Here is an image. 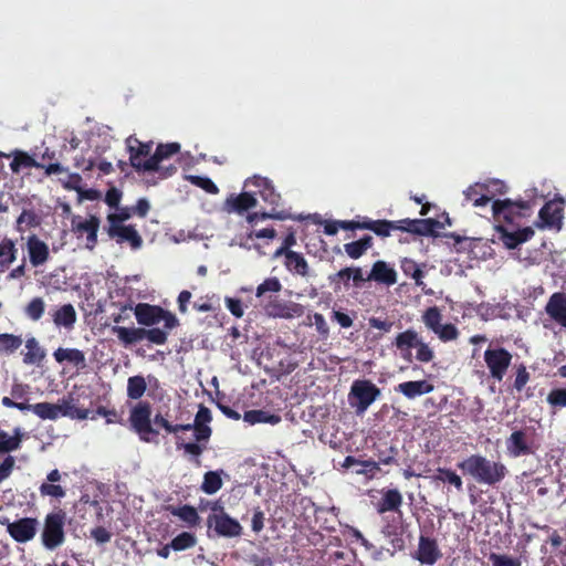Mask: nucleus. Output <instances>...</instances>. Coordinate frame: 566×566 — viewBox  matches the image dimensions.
Masks as SVG:
<instances>
[{
    "label": "nucleus",
    "instance_id": "obj_1",
    "mask_svg": "<svg viewBox=\"0 0 566 566\" xmlns=\"http://www.w3.org/2000/svg\"><path fill=\"white\" fill-rule=\"evenodd\" d=\"M530 205L526 201L511 199H496L492 201V216L494 229L505 248L515 249L534 235L531 227H523L528 217Z\"/></svg>",
    "mask_w": 566,
    "mask_h": 566
},
{
    "label": "nucleus",
    "instance_id": "obj_2",
    "mask_svg": "<svg viewBox=\"0 0 566 566\" xmlns=\"http://www.w3.org/2000/svg\"><path fill=\"white\" fill-rule=\"evenodd\" d=\"M457 467L476 483L490 486L501 483L509 473L504 463L491 461L482 454H471L458 462Z\"/></svg>",
    "mask_w": 566,
    "mask_h": 566
},
{
    "label": "nucleus",
    "instance_id": "obj_3",
    "mask_svg": "<svg viewBox=\"0 0 566 566\" xmlns=\"http://www.w3.org/2000/svg\"><path fill=\"white\" fill-rule=\"evenodd\" d=\"M122 312L133 311L137 323L142 326L154 327L160 322L164 323L166 329H174L180 325L178 317L168 310L159 305L149 303H125L119 305Z\"/></svg>",
    "mask_w": 566,
    "mask_h": 566
},
{
    "label": "nucleus",
    "instance_id": "obj_4",
    "mask_svg": "<svg viewBox=\"0 0 566 566\" xmlns=\"http://www.w3.org/2000/svg\"><path fill=\"white\" fill-rule=\"evenodd\" d=\"M170 329L151 327H124L113 326L112 333L117 336L118 340L125 346H129L147 339L149 343L155 345H164L168 339V332Z\"/></svg>",
    "mask_w": 566,
    "mask_h": 566
},
{
    "label": "nucleus",
    "instance_id": "obj_5",
    "mask_svg": "<svg viewBox=\"0 0 566 566\" xmlns=\"http://www.w3.org/2000/svg\"><path fill=\"white\" fill-rule=\"evenodd\" d=\"M66 513L62 509L55 510L44 517L41 543L48 551H55L65 542Z\"/></svg>",
    "mask_w": 566,
    "mask_h": 566
},
{
    "label": "nucleus",
    "instance_id": "obj_6",
    "mask_svg": "<svg viewBox=\"0 0 566 566\" xmlns=\"http://www.w3.org/2000/svg\"><path fill=\"white\" fill-rule=\"evenodd\" d=\"M380 395V389L371 380L356 379L348 392V403L357 416H363Z\"/></svg>",
    "mask_w": 566,
    "mask_h": 566
},
{
    "label": "nucleus",
    "instance_id": "obj_7",
    "mask_svg": "<svg viewBox=\"0 0 566 566\" xmlns=\"http://www.w3.org/2000/svg\"><path fill=\"white\" fill-rule=\"evenodd\" d=\"M505 448L506 454L513 459L534 454L538 448L535 428L523 427L512 431L505 440Z\"/></svg>",
    "mask_w": 566,
    "mask_h": 566
},
{
    "label": "nucleus",
    "instance_id": "obj_8",
    "mask_svg": "<svg viewBox=\"0 0 566 566\" xmlns=\"http://www.w3.org/2000/svg\"><path fill=\"white\" fill-rule=\"evenodd\" d=\"M22 433L20 428L14 429V434L10 436L7 431L0 429V454L7 457L0 462V484L9 479L15 468V458L10 453L21 448Z\"/></svg>",
    "mask_w": 566,
    "mask_h": 566
},
{
    "label": "nucleus",
    "instance_id": "obj_9",
    "mask_svg": "<svg viewBox=\"0 0 566 566\" xmlns=\"http://www.w3.org/2000/svg\"><path fill=\"white\" fill-rule=\"evenodd\" d=\"M207 526L213 530L214 535L219 537H240L243 533L241 524L221 509L220 513L209 514Z\"/></svg>",
    "mask_w": 566,
    "mask_h": 566
},
{
    "label": "nucleus",
    "instance_id": "obj_10",
    "mask_svg": "<svg viewBox=\"0 0 566 566\" xmlns=\"http://www.w3.org/2000/svg\"><path fill=\"white\" fill-rule=\"evenodd\" d=\"M0 524L7 527L9 535L18 543H28L36 534L39 521L35 517H22L10 522L9 517H0Z\"/></svg>",
    "mask_w": 566,
    "mask_h": 566
},
{
    "label": "nucleus",
    "instance_id": "obj_11",
    "mask_svg": "<svg viewBox=\"0 0 566 566\" xmlns=\"http://www.w3.org/2000/svg\"><path fill=\"white\" fill-rule=\"evenodd\" d=\"M483 358L491 377L502 381L512 363V354L504 347H489L485 349Z\"/></svg>",
    "mask_w": 566,
    "mask_h": 566
},
{
    "label": "nucleus",
    "instance_id": "obj_12",
    "mask_svg": "<svg viewBox=\"0 0 566 566\" xmlns=\"http://www.w3.org/2000/svg\"><path fill=\"white\" fill-rule=\"evenodd\" d=\"M151 407L149 402H139L135 406L129 416L133 429L138 433L143 441L148 442L149 434H158V431L151 427Z\"/></svg>",
    "mask_w": 566,
    "mask_h": 566
},
{
    "label": "nucleus",
    "instance_id": "obj_13",
    "mask_svg": "<svg viewBox=\"0 0 566 566\" xmlns=\"http://www.w3.org/2000/svg\"><path fill=\"white\" fill-rule=\"evenodd\" d=\"M264 312L274 318L291 319L294 317H301L305 313V307L292 301H283L277 296H269V301L263 305Z\"/></svg>",
    "mask_w": 566,
    "mask_h": 566
},
{
    "label": "nucleus",
    "instance_id": "obj_14",
    "mask_svg": "<svg viewBox=\"0 0 566 566\" xmlns=\"http://www.w3.org/2000/svg\"><path fill=\"white\" fill-rule=\"evenodd\" d=\"M99 218L90 216L88 219L82 220L78 218L72 219V229L78 237L86 233V249L94 250L97 244V232L99 229Z\"/></svg>",
    "mask_w": 566,
    "mask_h": 566
},
{
    "label": "nucleus",
    "instance_id": "obj_15",
    "mask_svg": "<svg viewBox=\"0 0 566 566\" xmlns=\"http://www.w3.org/2000/svg\"><path fill=\"white\" fill-rule=\"evenodd\" d=\"M107 234L111 239H115L117 243H129L134 250L140 249L143 245V238L133 224H114L108 226Z\"/></svg>",
    "mask_w": 566,
    "mask_h": 566
},
{
    "label": "nucleus",
    "instance_id": "obj_16",
    "mask_svg": "<svg viewBox=\"0 0 566 566\" xmlns=\"http://www.w3.org/2000/svg\"><path fill=\"white\" fill-rule=\"evenodd\" d=\"M27 251L30 264L33 268L44 265L51 258L50 248L46 242L36 234H31L27 239Z\"/></svg>",
    "mask_w": 566,
    "mask_h": 566
},
{
    "label": "nucleus",
    "instance_id": "obj_17",
    "mask_svg": "<svg viewBox=\"0 0 566 566\" xmlns=\"http://www.w3.org/2000/svg\"><path fill=\"white\" fill-rule=\"evenodd\" d=\"M413 557L423 565L432 566L442 557V554L434 538L420 535Z\"/></svg>",
    "mask_w": 566,
    "mask_h": 566
},
{
    "label": "nucleus",
    "instance_id": "obj_18",
    "mask_svg": "<svg viewBox=\"0 0 566 566\" xmlns=\"http://www.w3.org/2000/svg\"><path fill=\"white\" fill-rule=\"evenodd\" d=\"M247 186L255 187L258 189L256 192L260 195L264 202L269 203L272 208H279L281 202V195L276 192L270 179L254 176L253 178L247 180Z\"/></svg>",
    "mask_w": 566,
    "mask_h": 566
},
{
    "label": "nucleus",
    "instance_id": "obj_19",
    "mask_svg": "<svg viewBox=\"0 0 566 566\" xmlns=\"http://www.w3.org/2000/svg\"><path fill=\"white\" fill-rule=\"evenodd\" d=\"M402 503L403 497L399 490L385 489L381 491L380 500L375 504V510L380 515L387 512H395L401 514Z\"/></svg>",
    "mask_w": 566,
    "mask_h": 566
},
{
    "label": "nucleus",
    "instance_id": "obj_20",
    "mask_svg": "<svg viewBox=\"0 0 566 566\" xmlns=\"http://www.w3.org/2000/svg\"><path fill=\"white\" fill-rule=\"evenodd\" d=\"M62 473L57 469L51 470L46 475V482L39 486V492L42 496H50L54 499H63L66 495L65 489L60 484Z\"/></svg>",
    "mask_w": 566,
    "mask_h": 566
},
{
    "label": "nucleus",
    "instance_id": "obj_21",
    "mask_svg": "<svg viewBox=\"0 0 566 566\" xmlns=\"http://www.w3.org/2000/svg\"><path fill=\"white\" fill-rule=\"evenodd\" d=\"M51 317L56 327H63L71 331L74 328L77 314L74 306L71 303H67L52 310Z\"/></svg>",
    "mask_w": 566,
    "mask_h": 566
},
{
    "label": "nucleus",
    "instance_id": "obj_22",
    "mask_svg": "<svg viewBox=\"0 0 566 566\" xmlns=\"http://www.w3.org/2000/svg\"><path fill=\"white\" fill-rule=\"evenodd\" d=\"M12 156V161L10 164V168L12 172L19 174L22 169L28 168H43V164L36 161L31 155L27 151L14 149L11 154H6L0 151V158H9Z\"/></svg>",
    "mask_w": 566,
    "mask_h": 566
},
{
    "label": "nucleus",
    "instance_id": "obj_23",
    "mask_svg": "<svg viewBox=\"0 0 566 566\" xmlns=\"http://www.w3.org/2000/svg\"><path fill=\"white\" fill-rule=\"evenodd\" d=\"M258 201L252 192H241L231 195L226 200V207L229 212L242 214L256 206Z\"/></svg>",
    "mask_w": 566,
    "mask_h": 566
},
{
    "label": "nucleus",
    "instance_id": "obj_24",
    "mask_svg": "<svg viewBox=\"0 0 566 566\" xmlns=\"http://www.w3.org/2000/svg\"><path fill=\"white\" fill-rule=\"evenodd\" d=\"M367 280L385 284L387 286L394 285L397 282V272L394 268L389 266L385 261H376L373 264L371 271Z\"/></svg>",
    "mask_w": 566,
    "mask_h": 566
},
{
    "label": "nucleus",
    "instance_id": "obj_25",
    "mask_svg": "<svg viewBox=\"0 0 566 566\" xmlns=\"http://www.w3.org/2000/svg\"><path fill=\"white\" fill-rule=\"evenodd\" d=\"M434 386L428 380H409L399 384L395 390L402 394L408 399H415L419 396L433 391Z\"/></svg>",
    "mask_w": 566,
    "mask_h": 566
},
{
    "label": "nucleus",
    "instance_id": "obj_26",
    "mask_svg": "<svg viewBox=\"0 0 566 566\" xmlns=\"http://www.w3.org/2000/svg\"><path fill=\"white\" fill-rule=\"evenodd\" d=\"M546 312L554 321L566 327V294L554 293L546 305Z\"/></svg>",
    "mask_w": 566,
    "mask_h": 566
},
{
    "label": "nucleus",
    "instance_id": "obj_27",
    "mask_svg": "<svg viewBox=\"0 0 566 566\" xmlns=\"http://www.w3.org/2000/svg\"><path fill=\"white\" fill-rule=\"evenodd\" d=\"M18 258V248L13 239L4 237L0 240V272H4Z\"/></svg>",
    "mask_w": 566,
    "mask_h": 566
},
{
    "label": "nucleus",
    "instance_id": "obj_28",
    "mask_svg": "<svg viewBox=\"0 0 566 566\" xmlns=\"http://www.w3.org/2000/svg\"><path fill=\"white\" fill-rule=\"evenodd\" d=\"M53 357L59 364L67 361L77 368H84L86 366L85 355L77 348L59 347L53 353Z\"/></svg>",
    "mask_w": 566,
    "mask_h": 566
},
{
    "label": "nucleus",
    "instance_id": "obj_29",
    "mask_svg": "<svg viewBox=\"0 0 566 566\" xmlns=\"http://www.w3.org/2000/svg\"><path fill=\"white\" fill-rule=\"evenodd\" d=\"M166 511L171 515L179 517L188 527H196L200 523V516L192 505L185 504L181 506L168 505Z\"/></svg>",
    "mask_w": 566,
    "mask_h": 566
},
{
    "label": "nucleus",
    "instance_id": "obj_30",
    "mask_svg": "<svg viewBox=\"0 0 566 566\" xmlns=\"http://www.w3.org/2000/svg\"><path fill=\"white\" fill-rule=\"evenodd\" d=\"M419 335L413 329H407L405 332L399 333L395 339V346L401 352H406L402 354L405 359L410 360L411 353L410 349L415 348L419 344Z\"/></svg>",
    "mask_w": 566,
    "mask_h": 566
},
{
    "label": "nucleus",
    "instance_id": "obj_31",
    "mask_svg": "<svg viewBox=\"0 0 566 566\" xmlns=\"http://www.w3.org/2000/svg\"><path fill=\"white\" fill-rule=\"evenodd\" d=\"M179 151L180 145L178 143L159 144L153 156L149 157L148 164L150 165H147L146 168H154V171H158L160 161L178 154Z\"/></svg>",
    "mask_w": 566,
    "mask_h": 566
},
{
    "label": "nucleus",
    "instance_id": "obj_32",
    "mask_svg": "<svg viewBox=\"0 0 566 566\" xmlns=\"http://www.w3.org/2000/svg\"><path fill=\"white\" fill-rule=\"evenodd\" d=\"M485 187L482 182H475L469 186L464 191L465 201L472 202L474 207H485L491 202V196L485 192Z\"/></svg>",
    "mask_w": 566,
    "mask_h": 566
},
{
    "label": "nucleus",
    "instance_id": "obj_33",
    "mask_svg": "<svg viewBox=\"0 0 566 566\" xmlns=\"http://www.w3.org/2000/svg\"><path fill=\"white\" fill-rule=\"evenodd\" d=\"M373 244H374L373 237L366 234L363 238H360L359 240H356V241H353L349 243H345L344 250H345V253L350 259L357 260V259L361 258L367 252V250H369L373 247Z\"/></svg>",
    "mask_w": 566,
    "mask_h": 566
},
{
    "label": "nucleus",
    "instance_id": "obj_34",
    "mask_svg": "<svg viewBox=\"0 0 566 566\" xmlns=\"http://www.w3.org/2000/svg\"><path fill=\"white\" fill-rule=\"evenodd\" d=\"M444 228V223L437 219H415L412 234L437 237L436 229Z\"/></svg>",
    "mask_w": 566,
    "mask_h": 566
},
{
    "label": "nucleus",
    "instance_id": "obj_35",
    "mask_svg": "<svg viewBox=\"0 0 566 566\" xmlns=\"http://www.w3.org/2000/svg\"><path fill=\"white\" fill-rule=\"evenodd\" d=\"M284 265L289 271H292L298 275H308V263L302 253L289 251L287 259L284 261Z\"/></svg>",
    "mask_w": 566,
    "mask_h": 566
},
{
    "label": "nucleus",
    "instance_id": "obj_36",
    "mask_svg": "<svg viewBox=\"0 0 566 566\" xmlns=\"http://www.w3.org/2000/svg\"><path fill=\"white\" fill-rule=\"evenodd\" d=\"M364 230H370L377 237L385 239L391 234V231H394V223L391 220H386V219L373 220L368 217H365Z\"/></svg>",
    "mask_w": 566,
    "mask_h": 566
},
{
    "label": "nucleus",
    "instance_id": "obj_37",
    "mask_svg": "<svg viewBox=\"0 0 566 566\" xmlns=\"http://www.w3.org/2000/svg\"><path fill=\"white\" fill-rule=\"evenodd\" d=\"M243 420L250 424L270 423L276 424L281 421V417L264 410L254 409L244 412Z\"/></svg>",
    "mask_w": 566,
    "mask_h": 566
},
{
    "label": "nucleus",
    "instance_id": "obj_38",
    "mask_svg": "<svg viewBox=\"0 0 566 566\" xmlns=\"http://www.w3.org/2000/svg\"><path fill=\"white\" fill-rule=\"evenodd\" d=\"M432 480L433 482L449 483L454 486L458 492L463 490V481L461 476L455 471L448 468H438Z\"/></svg>",
    "mask_w": 566,
    "mask_h": 566
},
{
    "label": "nucleus",
    "instance_id": "obj_39",
    "mask_svg": "<svg viewBox=\"0 0 566 566\" xmlns=\"http://www.w3.org/2000/svg\"><path fill=\"white\" fill-rule=\"evenodd\" d=\"M41 223V219L33 210L24 209L15 221V230L24 233L28 229L36 228Z\"/></svg>",
    "mask_w": 566,
    "mask_h": 566
},
{
    "label": "nucleus",
    "instance_id": "obj_40",
    "mask_svg": "<svg viewBox=\"0 0 566 566\" xmlns=\"http://www.w3.org/2000/svg\"><path fill=\"white\" fill-rule=\"evenodd\" d=\"M25 347L28 348V352L24 354V357H23L24 364H28V365L39 364L44 359L45 352L39 345V342L34 337L27 339Z\"/></svg>",
    "mask_w": 566,
    "mask_h": 566
},
{
    "label": "nucleus",
    "instance_id": "obj_41",
    "mask_svg": "<svg viewBox=\"0 0 566 566\" xmlns=\"http://www.w3.org/2000/svg\"><path fill=\"white\" fill-rule=\"evenodd\" d=\"M32 412L43 420H55L61 416V403L39 402L32 406Z\"/></svg>",
    "mask_w": 566,
    "mask_h": 566
},
{
    "label": "nucleus",
    "instance_id": "obj_42",
    "mask_svg": "<svg viewBox=\"0 0 566 566\" xmlns=\"http://www.w3.org/2000/svg\"><path fill=\"white\" fill-rule=\"evenodd\" d=\"M127 148L129 151V164L136 171H154V168H146V166L149 165V158L145 159L135 150V145L133 144V136L128 137L127 139Z\"/></svg>",
    "mask_w": 566,
    "mask_h": 566
},
{
    "label": "nucleus",
    "instance_id": "obj_43",
    "mask_svg": "<svg viewBox=\"0 0 566 566\" xmlns=\"http://www.w3.org/2000/svg\"><path fill=\"white\" fill-rule=\"evenodd\" d=\"M176 447L178 450H184L185 453L191 455L189 459L196 467H201V454L206 450L205 444H200L198 442H176Z\"/></svg>",
    "mask_w": 566,
    "mask_h": 566
},
{
    "label": "nucleus",
    "instance_id": "obj_44",
    "mask_svg": "<svg viewBox=\"0 0 566 566\" xmlns=\"http://www.w3.org/2000/svg\"><path fill=\"white\" fill-rule=\"evenodd\" d=\"M222 479L219 472L208 471L203 475L200 489L206 494H214L222 488Z\"/></svg>",
    "mask_w": 566,
    "mask_h": 566
},
{
    "label": "nucleus",
    "instance_id": "obj_45",
    "mask_svg": "<svg viewBox=\"0 0 566 566\" xmlns=\"http://www.w3.org/2000/svg\"><path fill=\"white\" fill-rule=\"evenodd\" d=\"M146 388L147 385L143 376H132L127 380V396L130 399L137 400L142 398Z\"/></svg>",
    "mask_w": 566,
    "mask_h": 566
},
{
    "label": "nucleus",
    "instance_id": "obj_46",
    "mask_svg": "<svg viewBox=\"0 0 566 566\" xmlns=\"http://www.w3.org/2000/svg\"><path fill=\"white\" fill-rule=\"evenodd\" d=\"M196 544L197 537L195 536V534L189 532H182L171 539V542L169 543V547H172V551L175 552H181L193 547Z\"/></svg>",
    "mask_w": 566,
    "mask_h": 566
},
{
    "label": "nucleus",
    "instance_id": "obj_47",
    "mask_svg": "<svg viewBox=\"0 0 566 566\" xmlns=\"http://www.w3.org/2000/svg\"><path fill=\"white\" fill-rule=\"evenodd\" d=\"M61 416L70 417L72 419L85 420L90 417V410L84 408H77L71 400H62L61 403Z\"/></svg>",
    "mask_w": 566,
    "mask_h": 566
},
{
    "label": "nucleus",
    "instance_id": "obj_48",
    "mask_svg": "<svg viewBox=\"0 0 566 566\" xmlns=\"http://www.w3.org/2000/svg\"><path fill=\"white\" fill-rule=\"evenodd\" d=\"M282 290V283L276 276L265 279L261 284L258 285L255 296L263 298L268 293H279Z\"/></svg>",
    "mask_w": 566,
    "mask_h": 566
},
{
    "label": "nucleus",
    "instance_id": "obj_49",
    "mask_svg": "<svg viewBox=\"0 0 566 566\" xmlns=\"http://www.w3.org/2000/svg\"><path fill=\"white\" fill-rule=\"evenodd\" d=\"M45 303L42 297H33L24 307V314L30 319L38 322L44 314Z\"/></svg>",
    "mask_w": 566,
    "mask_h": 566
},
{
    "label": "nucleus",
    "instance_id": "obj_50",
    "mask_svg": "<svg viewBox=\"0 0 566 566\" xmlns=\"http://www.w3.org/2000/svg\"><path fill=\"white\" fill-rule=\"evenodd\" d=\"M422 321L429 329H431L433 333L437 332V328L441 325L442 321L440 310L437 306L427 308L422 316Z\"/></svg>",
    "mask_w": 566,
    "mask_h": 566
},
{
    "label": "nucleus",
    "instance_id": "obj_51",
    "mask_svg": "<svg viewBox=\"0 0 566 566\" xmlns=\"http://www.w3.org/2000/svg\"><path fill=\"white\" fill-rule=\"evenodd\" d=\"M539 218L544 224L552 227L560 221L562 216L560 211L554 209L552 203H545L539 210Z\"/></svg>",
    "mask_w": 566,
    "mask_h": 566
},
{
    "label": "nucleus",
    "instance_id": "obj_52",
    "mask_svg": "<svg viewBox=\"0 0 566 566\" xmlns=\"http://www.w3.org/2000/svg\"><path fill=\"white\" fill-rule=\"evenodd\" d=\"M187 180H189L193 186L203 189L208 193L216 195L219 192V188L209 177L190 175L187 176Z\"/></svg>",
    "mask_w": 566,
    "mask_h": 566
},
{
    "label": "nucleus",
    "instance_id": "obj_53",
    "mask_svg": "<svg viewBox=\"0 0 566 566\" xmlns=\"http://www.w3.org/2000/svg\"><path fill=\"white\" fill-rule=\"evenodd\" d=\"M22 345V338L13 334H0V350L13 353Z\"/></svg>",
    "mask_w": 566,
    "mask_h": 566
},
{
    "label": "nucleus",
    "instance_id": "obj_54",
    "mask_svg": "<svg viewBox=\"0 0 566 566\" xmlns=\"http://www.w3.org/2000/svg\"><path fill=\"white\" fill-rule=\"evenodd\" d=\"M489 560L492 566H521L520 558L505 554L491 553L489 555Z\"/></svg>",
    "mask_w": 566,
    "mask_h": 566
},
{
    "label": "nucleus",
    "instance_id": "obj_55",
    "mask_svg": "<svg viewBox=\"0 0 566 566\" xmlns=\"http://www.w3.org/2000/svg\"><path fill=\"white\" fill-rule=\"evenodd\" d=\"M186 426L189 427L187 431L193 430L195 440L200 444H202V442H208L212 434V429L209 426L195 423H187Z\"/></svg>",
    "mask_w": 566,
    "mask_h": 566
},
{
    "label": "nucleus",
    "instance_id": "obj_56",
    "mask_svg": "<svg viewBox=\"0 0 566 566\" xmlns=\"http://www.w3.org/2000/svg\"><path fill=\"white\" fill-rule=\"evenodd\" d=\"M482 185H484V187L486 188L485 192L489 196H491V200L493 199V197L497 195H504L507 191V186L505 185L504 181L500 179H491L486 182H482Z\"/></svg>",
    "mask_w": 566,
    "mask_h": 566
},
{
    "label": "nucleus",
    "instance_id": "obj_57",
    "mask_svg": "<svg viewBox=\"0 0 566 566\" xmlns=\"http://www.w3.org/2000/svg\"><path fill=\"white\" fill-rule=\"evenodd\" d=\"M530 377L531 376L526 369V366L524 364H520L516 367L515 379L513 384L514 389H516L517 391H522L526 384L528 382Z\"/></svg>",
    "mask_w": 566,
    "mask_h": 566
},
{
    "label": "nucleus",
    "instance_id": "obj_58",
    "mask_svg": "<svg viewBox=\"0 0 566 566\" xmlns=\"http://www.w3.org/2000/svg\"><path fill=\"white\" fill-rule=\"evenodd\" d=\"M154 423L156 426L164 428L168 433H177L179 431H187L189 428L188 426H184V424H172L171 422H169L165 417H163L159 413L155 416Z\"/></svg>",
    "mask_w": 566,
    "mask_h": 566
},
{
    "label": "nucleus",
    "instance_id": "obj_59",
    "mask_svg": "<svg viewBox=\"0 0 566 566\" xmlns=\"http://www.w3.org/2000/svg\"><path fill=\"white\" fill-rule=\"evenodd\" d=\"M434 334H437L442 342H449L455 339L459 332L453 324H441Z\"/></svg>",
    "mask_w": 566,
    "mask_h": 566
},
{
    "label": "nucleus",
    "instance_id": "obj_60",
    "mask_svg": "<svg viewBox=\"0 0 566 566\" xmlns=\"http://www.w3.org/2000/svg\"><path fill=\"white\" fill-rule=\"evenodd\" d=\"M133 214L132 207L120 208L116 213H109L107 221L109 226L123 224V222L128 220Z\"/></svg>",
    "mask_w": 566,
    "mask_h": 566
},
{
    "label": "nucleus",
    "instance_id": "obj_61",
    "mask_svg": "<svg viewBox=\"0 0 566 566\" xmlns=\"http://www.w3.org/2000/svg\"><path fill=\"white\" fill-rule=\"evenodd\" d=\"M308 319H313L312 324L315 326L316 332L323 338H327L329 335V327L321 313H314L313 315H308Z\"/></svg>",
    "mask_w": 566,
    "mask_h": 566
},
{
    "label": "nucleus",
    "instance_id": "obj_62",
    "mask_svg": "<svg viewBox=\"0 0 566 566\" xmlns=\"http://www.w3.org/2000/svg\"><path fill=\"white\" fill-rule=\"evenodd\" d=\"M547 401L552 407H566V388L552 390L547 396Z\"/></svg>",
    "mask_w": 566,
    "mask_h": 566
},
{
    "label": "nucleus",
    "instance_id": "obj_63",
    "mask_svg": "<svg viewBox=\"0 0 566 566\" xmlns=\"http://www.w3.org/2000/svg\"><path fill=\"white\" fill-rule=\"evenodd\" d=\"M417 348L416 358L421 363H429L433 359L434 355L432 349L428 346V344L423 343L421 339L419 344L415 347Z\"/></svg>",
    "mask_w": 566,
    "mask_h": 566
},
{
    "label": "nucleus",
    "instance_id": "obj_64",
    "mask_svg": "<svg viewBox=\"0 0 566 566\" xmlns=\"http://www.w3.org/2000/svg\"><path fill=\"white\" fill-rule=\"evenodd\" d=\"M91 537L98 544L103 545L111 541L112 533L104 526H96L91 530Z\"/></svg>",
    "mask_w": 566,
    "mask_h": 566
}]
</instances>
